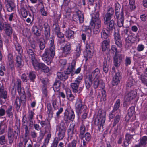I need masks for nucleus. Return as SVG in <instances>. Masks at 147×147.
<instances>
[{"label":"nucleus","instance_id":"1","mask_svg":"<svg viewBox=\"0 0 147 147\" xmlns=\"http://www.w3.org/2000/svg\"><path fill=\"white\" fill-rule=\"evenodd\" d=\"M49 49H46L43 54L42 59L47 65H49L52 62L55 54V46L54 45V40L53 38L49 41Z\"/></svg>","mask_w":147,"mask_h":147},{"label":"nucleus","instance_id":"2","mask_svg":"<svg viewBox=\"0 0 147 147\" xmlns=\"http://www.w3.org/2000/svg\"><path fill=\"white\" fill-rule=\"evenodd\" d=\"M27 52L31 58L32 62L34 68L36 70H41L45 73H47L49 71V68L42 63H39L36 59L35 55L31 49H28Z\"/></svg>","mask_w":147,"mask_h":147},{"label":"nucleus","instance_id":"3","mask_svg":"<svg viewBox=\"0 0 147 147\" xmlns=\"http://www.w3.org/2000/svg\"><path fill=\"white\" fill-rule=\"evenodd\" d=\"M75 107L76 112L78 115H80L83 113L81 116V120L82 123H84V120L87 118L88 112L87 107L86 105L82 104L81 99L78 98L75 104Z\"/></svg>","mask_w":147,"mask_h":147},{"label":"nucleus","instance_id":"4","mask_svg":"<svg viewBox=\"0 0 147 147\" xmlns=\"http://www.w3.org/2000/svg\"><path fill=\"white\" fill-rule=\"evenodd\" d=\"M91 16V20L90 23V28L93 30L94 33L97 34L100 31V28L101 26L98 12L92 13Z\"/></svg>","mask_w":147,"mask_h":147},{"label":"nucleus","instance_id":"5","mask_svg":"<svg viewBox=\"0 0 147 147\" xmlns=\"http://www.w3.org/2000/svg\"><path fill=\"white\" fill-rule=\"evenodd\" d=\"M75 62L74 61H73L67 68V71H69V72H67V74L64 73L59 72L57 73V76L61 80H63L67 79L68 78L67 74L73 72L75 69Z\"/></svg>","mask_w":147,"mask_h":147},{"label":"nucleus","instance_id":"6","mask_svg":"<svg viewBox=\"0 0 147 147\" xmlns=\"http://www.w3.org/2000/svg\"><path fill=\"white\" fill-rule=\"evenodd\" d=\"M3 30L6 36L9 38L11 37L12 34L13 29L10 25L8 24H5L0 25V30Z\"/></svg>","mask_w":147,"mask_h":147},{"label":"nucleus","instance_id":"7","mask_svg":"<svg viewBox=\"0 0 147 147\" xmlns=\"http://www.w3.org/2000/svg\"><path fill=\"white\" fill-rule=\"evenodd\" d=\"M106 115V112L104 111H102L100 109L98 110V120L99 122H100V129L102 127L103 128V124L105 122V116Z\"/></svg>","mask_w":147,"mask_h":147},{"label":"nucleus","instance_id":"8","mask_svg":"<svg viewBox=\"0 0 147 147\" xmlns=\"http://www.w3.org/2000/svg\"><path fill=\"white\" fill-rule=\"evenodd\" d=\"M75 117L74 111L71 110H66L64 114V120L65 121L68 120L73 121Z\"/></svg>","mask_w":147,"mask_h":147},{"label":"nucleus","instance_id":"9","mask_svg":"<svg viewBox=\"0 0 147 147\" xmlns=\"http://www.w3.org/2000/svg\"><path fill=\"white\" fill-rule=\"evenodd\" d=\"M137 93L136 90H134L128 92H126L125 95L124 99L125 102L131 101L135 97Z\"/></svg>","mask_w":147,"mask_h":147},{"label":"nucleus","instance_id":"10","mask_svg":"<svg viewBox=\"0 0 147 147\" xmlns=\"http://www.w3.org/2000/svg\"><path fill=\"white\" fill-rule=\"evenodd\" d=\"M95 78L90 73L86 76L85 80V85L86 88L88 89L90 87Z\"/></svg>","mask_w":147,"mask_h":147},{"label":"nucleus","instance_id":"11","mask_svg":"<svg viewBox=\"0 0 147 147\" xmlns=\"http://www.w3.org/2000/svg\"><path fill=\"white\" fill-rule=\"evenodd\" d=\"M86 51L84 52V56L89 58H91L93 55V49L89 44L86 45Z\"/></svg>","mask_w":147,"mask_h":147},{"label":"nucleus","instance_id":"12","mask_svg":"<svg viewBox=\"0 0 147 147\" xmlns=\"http://www.w3.org/2000/svg\"><path fill=\"white\" fill-rule=\"evenodd\" d=\"M114 38L116 44L118 47H121L122 45V42L120 39L119 31L118 30L115 31Z\"/></svg>","mask_w":147,"mask_h":147},{"label":"nucleus","instance_id":"13","mask_svg":"<svg viewBox=\"0 0 147 147\" xmlns=\"http://www.w3.org/2000/svg\"><path fill=\"white\" fill-rule=\"evenodd\" d=\"M58 137L56 138H58L59 140H61L64 137L65 131V127L60 125L58 130Z\"/></svg>","mask_w":147,"mask_h":147},{"label":"nucleus","instance_id":"14","mask_svg":"<svg viewBox=\"0 0 147 147\" xmlns=\"http://www.w3.org/2000/svg\"><path fill=\"white\" fill-rule=\"evenodd\" d=\"M79 84L78 83L76 82L75 81L74 82L71 83L70 86L74 92L79 93L81 92L82 89L81 88H79Z\"/></svg>","mask_w":147,"mask_h":147},{"label":"nucleus","instance_id":"15","mask_svg":"<svg viewBox=\"0 0 147 147\" xmlns=\"http://www.w3.org/2000/svg\"><path fill=\"white\" fill-rule=\"evenodd\" d=\"M99 86L102 89L105 87L104 84L101 80H100L99 78H95L93 83V87L94 88H96Z\"/></svg>","mask_w":147,"mask_h":147},{"label":"nucleus","instance_id":"16","mask_svg":"<svg viewBox=\"0 0 147 147\" xmlns=\"http://www.w3.org/2000/svg\"><path fill=\"white\" fill-rule=\"evenodd\" d=\"M71 49V46L70 44H66L64 47L61 48L62 54L65 55L69 54Z\"/></svg>","mask_w":147,"mask_h":147},{"label":"nucleus","instance_id":"17","mask_svg":"<svg viewBox=\"0 0 147 147\" xmlns=\"http://www.w3.org/2000/svg\"><path fill=\"white\" fill-rule=\"evenodd\" d=\"M122 59V55L116 53L114 58V65L116 67H118L119 65V63Z\"/></svg>","mask_w":147,"mask_h":147},{"label":"nucleus","instance_id":"18","mask_svg":"<svg viewBox=\"0 0 147 147\" xmlns=\"http://www.w3.org/2000/svg\"><path fill=\"white\" fill-rule=\"evenodd\" d=\"M121 79L120 75L119 73H116L113 78L112 83L113 85H116L119 83Z\"/></svg>","mask_w":147,"mask_h":147},{"label":"nucleus","instance_id":"19","mask_svg":"<svg viewBox=\"0 0 147 147\" xmlns=\"http://www.w3.org/2000/svg\"><path fill=\"white\" fill-rule=\"evenodd\" d=\"M116 17L117 19L118 26L119 27L122 26H123L124 20V17L123 12H121L119 16Z\"/></svg>","mask_w":147,"mask_h":147},{"label":"nucleus","instance_id":"20","mask_svg":"<svg viewBox=\"0 0 147 147\" xmlns=\"http://www.w3.org/2000/svg\"><path fill=\"white\" fill-rule=\"evenodd\" d=\"M74 20L76 22L79 21L80 23H82L84 21L83 15L80 12H78L76 15L74 16Z\"/></svg>","mask_w":147,"mask_h":147},{"label":"nucleus","instance_id":"21","mask_svg":"<svg viewBox=\"0 0 147 147\" xmlns=\"http://www.w3.org/2000/svg\"><path fill=\"white\" fill-rule=\"evenodd\" d=\"M17 89L19 93L22 94L24 95L25 94V92L24 89H22L21 88V81L20 80L18 79L17 81ZM23 97L24 98V96L23 95Z\"/></svg>","mask_w":147,"mask_h":147},{"label":"nucleus","instance_id":"22","mask_svg":"<svg viewBox=\"0 0 147 147\" xmlns=\"http://www.w3.org/2000/svg\"><path fill=\"white\" fill-rule=\"evenodd\" d=\"M81 45L78 44L76 46V49L75 50V52L74 54V57L75 58H77L78 57L81 53Z\"/></svg>","mask_w":147,"mask_h":147},{"label":"nucleus","instance_id":"23","mask_svg":"<svg viewBox=\"0 0 147 147\" xmlns=\"http://www.w3.org/2000/svg\"><path fill=\"white\" fill-rule=\"evenodd\" d=\"M66 38H74V32L70 29L67 30L65 33Z\"/></svg>","mask_w":147,"mask_h":147},{"label":"nucleus","instance_id":"24","mask_svg":"<svg viewBox=\"0 0 147 147\" xmlns=\"http://www.w3.org/2000/svg\"><path fill=\"white\" fill-rule=\"evenodd\" d=\"M86 130L85 127L84 123H82L80 127V135L79 137L81 139H83V135L84 134Z\"/></svg>","mask_w":147,"mask_h":147},{"label":"nucleus","instance_id":"25","mask_svg":"<svg viewBox=\"0 0 147 147\" xmlns=\"http://www.w3.org/2000/svg\"><path fill=\"white\" fill-rule=\"evenodd\" d=\"M110 41L109 40L103 41L102 42L101 47L103 51H105L108 48L109 45Z\"/></svg>","mask_w":147,"mask_h":147},{"label":"nucleus","instance_id":"26","mask_svg":"<svg viewBox=\"0 0 147 147\" xmlns=\"http://www.w3.org/2000/svg\"><path fill=\"white\" fill-rule=\"evenodd\" d=\"M101 34L102 38L104 39L107 38L110 35L109 31L106 29L103 30Z\"/></svg>","mask_w":147,"mask_h":147},{"label":"nucleus","instance_id":"27","mask_svg":"<svg viewBox=\"0 0 147 147\" xmlns=\"http://www.w3.org/2000/svg\"><path fill=\"white\" fill-rule=\"evenodd\" d=\"M66 96L67 99L70 101L74 100V96L72 94L71 92L69 90H68L66 91Z\"/></svg>","mask_w":147,"mask_h":147},{"label":"nucleus","instance_id":"28","mask_svg":"<svg viewBox=\"0 0 147 147\" xmlns=\"http://www.w3.org/2000/svg\"><path fill=\"white\" fill-rule=\"evenodd\" d=\"M95 78H99L100 76V71L98 68L96 69L92 73H90Z\"/></svg>","mask_w":147,"mask_h":147},{"label":"nucleus","instance_id":"29","mask_svg":"<svg viewBox=\"0 0 147 147\" xmlns=\"http://www.w3.org/2000/svg\"><path fill=\"white\" fill-rule=\"evenodd\" d=\"M32 31L36 36H40L41 34V30L36 26H34L32 28Z\"/></svg>","mask_w":147,"mask_h":147},{"label":"nucleus","instance_id":"30","mask_svg":"<svg viewBox=\"0 0 147 147\" xmlns=\"http://www.w3.org/2000/svg\"><path fill=\"white\" fill-rule=\"evenodd\" d=\"M115 10L116 16L118 17L119 16V14H120L119 13V11L120 9V5L119 3H116L115 4Z\"/></svg>","mask_w":147,"mask_h":147},{"label":"nucleus","instance_id":"31","mask_svg":"<svg viewBox=\"0 0 147 147\" xmlns=\"http://www.w3.org/2000/svg\"><path fill=\"white\" fill-rule=\"evenodd\" d=\"M134 41V39L132 36H128L126 38L125 42L126 43L129 44V45L133 43Z\"/></svg>","mask_w":147,"mask_h":147},{"label":"nucleus","instance_id":"32","mask_svg":"<svg viewBox=\"0 0 147 147\" xmlns=\"http://www.w3.org/2000/svg\"><path fill=\"white\" fill-rule=\"evenodd\" d=\"M13 107L11 105H9L6 110V112L9 117H12L13 116Z\"/></svg>","mask_w":147,"mask_h":147},{"label":"nucleus","instance_id":"33","mask_svg":"<svg viewBox=\"0 0 147 147\" xmlns=\"http://www.w3.org/2000/svg\"><path fill=\"white\" fill-rule=\"evenodd\" d=\"M51 136V135L50 134H49L47 135L46 138L45 139L44 142L41 147H46V145L48 144L49 142Z\"/></svg>","mask_w":147,"mask_h":147},{"label":"nucleus","instance_id":"34","mask_svg":"<svg viewBox=\"0 0 147 147\" xmlns=\"http://www.w3.org/2000/svg\"><path fill=\"white\" fill-rule=\"evenodd\" d=\"M114 22L113 20H111L108 22L107 23L105 24H106L107 28L109 30H111L113 28L114 25Z\"/></svg>","mask_w":147,"mask_h":147},{"label":"nucleus","instance_id":"35","mask_svg":"<svg viewBox=\"0 0 147 147\" xmlns=\"http://www.w3.org/2000/svg\"><path fill=\"white\" fill-rule=\"evenodd\" d=\"M147 136H144L141 139L140 142V146H145L147 144Z\"/></svg>","mask_w":147,"mask_h":147},{"label":"nucleus","instance_id":"36","mask_svg":"<svg viewBox=\"0 0 147 147\" xmlns=\"http://www.w3.org/2000/svg\"><path fill=\"white\" fill-rule=\"evenodd\" d=\"M15 6L13 3H9L7 6V9L8 11L11 12L14 8Z\"/></svg>","mask_w":147,"mask_h":147},{"label":"nucleus","instance_id":"37","mask_svg":"<svg viewBox=\"0 0 147 147\" xmlns=\"http://www.w3.org/2000/svg\"><path fill=\"white\" fill-rule=\"evenodd\" d=\"M60 83L59 82H55L53 86V88L55 92H57L59 90Z\"/></svg>","mask_w":147,"mask_h":147},{"label":"nucleus","instance_id":"38","mask_svg":"<svg viewBox=\"0 0 147 147\" xmlns=\"http://www.w3.org/2000/svg\"><path fill=\"white\" fill-rule=\"evenodd\" d=\"M34 114V112L31 111H29L28 113V118L30 121V122H32V123H33V122L32 121Z\"/></svg>","mask_w":147,"mask_h":147},{"label":"nucleus","instance_id":"39","mask_svg":"<svg viewBox=\"0 0 147 147\" xmlns=\"http://www.w3.org/2000/svg\"><path fill=\"white\" fill-rule=\"evenodd\" d=\"M15 46L16 49L19 53L22 52V47L18 42H16L15 44Z\"/></svg>","mask_w":147,"mask_h":147},{"label":"nucleus","instance_id":"40","mask_svg":"<svg viewBox=\"0 0 147 147\" xmlns=\"http://www.w3.org/2000/svg\"><path fill=\"white\" fill-rule=\"evenodd\" d=\"M21 14L23 17L26 18L28 13L26 9L24 8H22L21 9Z\"/></svg>","mask_w":147,"mask_h":147},{"label":"nucleus","instance_id":"41","mask_svg":"<svg viewBox=\"0 0 147 147\" xmlns=\"http://www.w3.org/2000/svg\"><path fill=\"white\" fill-rule=\"evenodd\" d=\"M103 70L105 73H107L109 70L107 62L106 61H105L103 63Z\"/></svg>","mask_w":147,"mask_h":147},{"label":"nucleus","instance_id":"42","mask_svg":"<svg viewBox=\"0 0 147 147\" xmlns=\"http://www.w3.org/2000/svg\"><path fill=\"white\" fill-rule=\"evenodd\" d=\"M36 78L35 72L31 71L30 72L29 74V78L32 81H33Z\"/></svg>","mask_w":147,"mask_h":147},{"label":"nucleus","instance_id":"43","mask_svg":"<svg viewBox=\"0 0 147 147\" xmlns=\"http://www.w3.org/2000/svg\"><path fill=\"white\" fill-rule=\"evenodd\" d=\"M106 92L104 90H103L102 91V95L100 99L101 101H105L106 100Z\"/></svg>","mask_w":147,"mask_h":147},{"label":"nucleus","instance_id":"44","mask_svg":"<svg viewBox=\"0 0 147 147\" xmlns=\"http://www.w3.org/2000/svg\"><path fill=\"white\" fill-rule=\"evenodd\" d=\"M120 100L119 99H117L114 106V109L115 110H117L120 107Z\"/></svg>","mask_w":147,"mask_h":147},{"label":"nucleus","instance_id":"45","mask_svg":"<svg viewBox=\"0 0 147 147\" xmlns=\"http://www.w3.org/2000/svg\"><path fill=\"white\" fill-rule=\"evenodd\" d=\"M145 48L144 45L142 44H138L137 47V50L138 52L143 51Z\"/></svg>","mask_w":147,"mask_h":147},{"label":"nucleus","instance_id":"46","mask_svg":"<svg viewBox=\"0 0 147 147\" xmlns=\"http://www.w3.org/2000/svg\"><path fill=\"white\" fill-rule=\"evenodd\" d=\"M6 141L5 136L4 135L0 136V144L3 145L5 144Z\"/></svg>","mask_w":147,"mask_h":147},{"label":"nucleus","instance_id":"47","mask_svg":"<svg viewBox=\"0 0 147 147\" xmlns=\"http://www.w3.org/2000/svg\"><path fill=\"white\" fill-rule=\"evenodd\" d=\"M111 16L110 15L107 13L105 16V17L104 18V23L105 24H107V23L108 22L110 21L111 19Z\"/></svg>","mask_w":147,"mask_h":147},{"label":"nucleus","instance_id":"48","mask_svg":"<svg viewBox=\"0 0 147 147\" xmlns=\"http://www.w3.org/2000/svg\"><path fill=\"white\" fill-rule=\"evenodd\" d=\"M129 3L130 5V8L131 9L133 10L135 8V6L134 5V0H129Z\"/></svg>","mask_w":147,"mask_h":147},{"label":"nucleus","instance_id":"49","mask_svg":"<svg viewBox=\"0 0 147 147\" xmlns=\"http://www.w3.org/2000/svg\"><path fill=\"white\" fill-rule=\"evenodd\" d=\"M53 27V30L56 33L60 31L59 27L57 24H54Z\"/></svg>","mask_w":147,"mask_h":147},{"label":"nucleus","instance_id":"50","mask_svg":"<svg viewBox=\"0 0 147 147\" xmlns=\"http://www.w3.org/2000/svg\"><path fill=\"white\" fill-rule=\"evenodd\" d=\"M102 6V3L100 0H97L96 3V9H99Z\"/></svg>","mask_w":147,"mask_h":147},{"label":"nucleus","instance_id":"51","mask_svg":"<svg viewBox=\"0 0 147 147\" xmlns=\"http://www.w3.org/2000/svg\"><path fill=\"white\" fill-rule=\"evenodd\" d=\"M60 140H59L58 138H55L52 143V147H57L58 142Z\"/></svg>","mask_w":147,"mask_h":147},{"label":"nucleus","instance_id":"52","mask_svg":"<svg viewBox=\"0 0 147 147\" xmlns=\"http://www.w3.org/2000/svg\"><path fill=\"white\" fill-rule=\"evenodd\" d=\"M21 57L19 56H18L17 57L16 61L17 62V63L18 64V67H20L21 66Z\"/></svg>","mask_w":147,"mask_h":147},{"label":"nucleus","instance_id":"53","mask_svg":"<svg viewBox=\"0 0 147 147\" xmlns=\"http://www.w3.org/2000/svg\"><path fill=\"white\" fill-rule=\"evenodd\" d=\"M131 63V57H126L125 59V65L126 66H128L130 65Z\"/></svg>","mask_w":147,"mask_h":147},{"label":"nucleus","instance_id":"54","mask_svg":"<svg viewBox=\"0 0 147 147\" xmlns=\"http://www.w3.org/2000/svg\"><path fill=\"white\" fill-rule=\"evenodd\" d=\"M67 132L69 137H70L71 138L73 136L74 133L73 129H69L67 130Z\"/></svg>","mask_w":147,"mask_h":147},{"label":"nucleus","instance_id":"55","mask_svg":"<svg viewBox=\"0 0 147 147\" xmlns=\"http://www.w3.org/2000/svg\"><path fill=\"white\" fill-rule=\"evenodd\" d=\"M14 136V135L12 131H9L8 133V137L9 140H10L12 141H13Z\"/></svg>","mask_w":147,"mask_h":147},{"label":"nucleus","instance_id":"56","mask_svg":"<svg viewBox=\"0 0 147 147\" xmlns=\"http://www.w3.org/2000/svg\"><path fill=\"white\" fill-rule=\"evenodd\" d=\"M85 140L87 141H89L91 139V136L90 134L88 132L86 133L84 136Z\"/></svg>","mask_w":147,"mask_h":147},{"label":"nucleus","instance_id":"57","mask_svg":"<svg viewBox=\"0 0 147 147\" xmlns=\"http://www.w3.org/2000/svg\"><path fill=\"white\" fill-rule=\"evenodd\" d=\"M76 140H74L71 143H69L68 146V147H76Z\"/></svg>","mask_w":147,"mask_h":147},{"label":"nucleus","instance_id":"58","mask_svg":"<svg viewBox=\"0 0 147 147\" xmlns=\"http://www.w3.org/2000/svg\"><path fill=\"white\" fill-rule=\"evenodd\" d=\"M83 78V76L82 75H79L78 77L76 78L75 82L77 83H78L79 84Z\"/></svg>","mask_w":147,"mask_h":147},{"label":"nucleus","instance_id":"59","mask_svg":"<svg viewBox=\"0 0 147 147\" xmlns=\"http://www.w3.org/2000/svg\"><path fill=\"white\" fill-rule=\"evenodd\" d=\"M140 18L142 20L145 21L147 19V15L146 14L141 15L140 16Z\"/></svg>","mask_w":147,"mask_h":147},{"label":"nucleus","instance_id":"60","mask_svg":"<svg viewBox=\"0 0 147 147\" xmlns=\"http://www.w3.org/2000/svg\"><path fill=\"white\" fill-rule=\"evenodd\" d=\"M25 134L24 135L25 137H28L29 131L28 127L26 126L25 127Z\"/></svg>","mask_w":147,"mask_h":147},{"label":"nucleus","instance_id":"61","mask_svg":"<svg viewBox=\"0 0 147 147\" xmlns=\"http://www.w3.org/2000/svg\"><path fill=\"white\" fill-rule=\"evenodd\" d=\"M120 119V116L119 115L116 116L115 119L114 123V124L115 125L117 123H118Z\"/></svg>","mask_w":147,"mask_h":147},{"label":"nucleus","instance_id":"62","mask_svg":"<svg viewBox=\"0 0 147 147\" xmlns=\"http://www.w3.org/2000/svg\"><path fill=\"white\" fill-rule=\"evenodd\" d=\"M41 13L42 15L44 16H46L47 15V12L45 11L44 8L41 9Z\"/></svg>","mask_w":147,"mask_h":147},{"label":"nucleus","instance_id":"63","mask_svg":"<svg viewBox=\"0 0 147 147\" xmlns=\"http://www.w3.org/2000/svg\"><path fill=\"white\" fill-rule=\"evenodd\" d=\"M39 46L40 49H43L45 47V45L44 41L40 42Z\"/></svg>","mask_w":147,"mask_h":147},{"label":"nucleus","instance_id":"64","mask_svg":"<svg viewBox=\"0 0 147 147\" xmlns=\"http://www.w3.org/2000/svg\"><path fill=\"white\" fill-rule=\"evenodd\" d=\"M133 81L132 80H129L126 84L127 86L128 87H131L133 85Z\"/></svg>","mask_w":147,"mask_h":147}]
</instances>
